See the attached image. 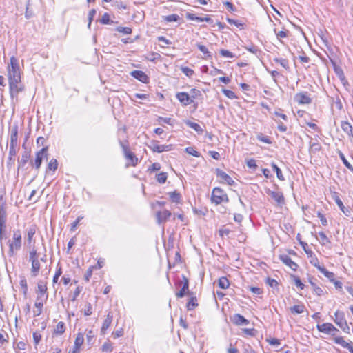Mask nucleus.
I'll return each mask as SVG.
<instances>
[{
	"label": "nucleus",
	"instance_id": "1",
	"mask_svg": "<svg viewBox=\"0 0 353 353\" xmlns=\"http://www.w3.org/2000/svg\"><path fill=\"white\" fill-rule=\"evenodd\" d=\"M8 244L9 246L8 254L10 257L14 256L22 245V236L20 230H16L13 232L12 240H9Z\"/></svg>",
	"mask_w": 353,
	"mask_h": 353
},
{
	"label": "nucleus",
	"instance_id": "2",
	"mask_svg": "<svg viewBox=\"0 0 353 353\" xmlns=\"http://www.w3.org/2000/svg\"><path fill=\"white\" fill-rule=\"evenodd\" d=\"M7 70L8 81H21V77L19 64L14 57L10 58Z\"/></svg>",
	"mask_w": 353,
	"mask_h": 353
},
{
	"label": "nucleus",
	"instance_id": "3",
	"mask_svg": "<svg viewBox=\"0 0 353 353\" xmlns=\"http://www.w3.org/2000/svg\"><path fill=\"white\" fill-rule=\"evenodd\" d=\"M211 200L216 205L223 202L227 203L229 201L227 194L221 188L217 187L212 190Z\"/></svg>",
	"mask_w": 353,
	"mask_h": 353
},
{
	"label": "nucleus",
	"instance_id": "4",
	"mask_svg": "<svg viewBox=\"0 0 353 353\" xmlns=\"http://www.w3.org/2000/svg\"><path fill=\"white\" fill-rule=\"evenodd\" d=\"M10 94L12 99H17L18 94L24 90L21 81H8Z\"/></svg>",
	"mask_w": 353,
	"mask_h": 353
},
{
	"label": "nucleus",
	"instance_id": "5",
	"mask_svg": "<svg viewBox=\"0 0 353 353\" xmlns=\"http://www.w3.org/2000/svg\"><path fill=\"white\" fill-rule=\"evenodd\" d=\"M119 145L123 149L125 157L131 161L132 166H135L138 163V158L129 150L128 145L124 142L119 141Z\"/></svg>",
	"mask_w": 353,
	"mask_h": 353
},
{
	"label": "nucleus",
	"instance_id": "6",
	"mask_svg": "<svg viewBox=\"0 0 353 353\" xmlns=\"http://www.w3.org/2000/svg\"><path fill=\"white\" fill-rule=\"evenodd\" d=\"M334 322L335 323L339 326L341 329L345 330L346 328H348V325L345 319V314L343 312L337 310L334 313Z\"/></svg>",
	"mask_w": 353,
	"mask_h": 353
},
{
	"label": "nucleus",
	"instance_id": "7",
	"mask_svg": "<svg viewBox=\"0 0 353 353\" xmlns=\"http://www.w3.org/2000/svg\"><path fill=\"white\" fill-rule=\"evenodd\" d=\"M47 151L48 148L44 147L37 152L34 162L32 163L37 170L40 168L43 159L47 157Z\"/></svg>",
	"mask_w": 353,
	"mask_h": 353
},
{
	"label": "nucleus",
	"instance_id": "8",
	"mask_svg": "<svg viewBox=\"0 0 353 353\" xmlns=\"http://www.w3.org/2000/svg\"><path fill=\"white\" fill-rule=\"evenodd\" d=\"M37 292L39 294L37 296V301L42 300L44 298L45 300L48 299L47 292V285L46 283L43 281H39L37 283Z\"/></svg>",
	"mask_w": 353,
	"mask_h": 353
},
{
	"label": "nucleus",
	"instance_id": "9",
	"mask_svg": "<svg viewBox=\"0 0 353 353\" xmlns=\"http://www.w3.org/2000/svg\"><path fill=\"white\" fill-rule=\"evenodd\" d=\"M149 148L155 152L161 153L164 151H170L171 150V145H159L157 141H153L151 142Z\"/></svg>",
	"mask_w": 353,
	"mask_h": 353
},
{
	"label": "nucleus",
	"instance_id": "10",
	"mask_svg": "<svg viewBox=\"0 0 353 353\" xmlns=\"http://www.w3.org/2000/svg\"><path fill=\"white\" fill-rule=\"evenodd\" d=\"M215 172L216 176L220 179L221 183H225L230 185H232L234 183L232 179L223 170L217 168Z\"/></svg>",
	"mask_w": 353,
	"mask_h": 353
},
{
	"label": "nucleus",
	"instance_id": "11",
	"mask_svg": "<svg viewBox=\"0 0 353 353\" xmlns=\"http://www.w3.org/2000/svg\"><path fill=\"white\" fill-rule=\"evenodd\" d=\"M2 199H3V196H0V227L1 228L3 227H6V219H7L6 203L1 202Z\"/></svg>",
	"mask_w": 353,
	"mask_h": 353
},
{
	"label": "nucleus",
	"instance_id": "12",
	"mask_svg": "<svg viewBox=\"0 0 353 353\" xmlns=\"http://www.w3.org/2000/svg\"><path fill=\"white\" fill-rule=\"evenodd\" d=\"M295 101L299 104H310L312 100L307 92H299L294 96Z\"/></svg>",
	"mask_w": 353,
	"mask_h": 353
},
{
	"label": "nucleus",
	"instance_id": "13",
	"mask_svg": "<svg viewBox=\"0 0 353 353\" xmlns=\"http://www.w3.org/2000/svg\"><path fill=\"white\" fill-rule=\"evenodd\" d=\"M176 97L184 105H188L194 101L190 94L184 92H178L176 94Z\"/></svg>",
	"mask_w": 353,
	"mask_h": 353
},
{
	"label": "nucleus",
	"instance_id": "14",
	"mask_svg": "<svg viewBox=\"0 0 353 353\" xmlns=\"http://www.w3.org/2000/svg\"><path fill=\"white\" fill-rule=\"evenodd\" d=\"M130 75L142 83H147L148 82V77L141 70H133L130 72Z\"/></svg>",
	"mask_w": 353,
	"mask_h": 353
},
{
	"label": "nucleus",
	"instance_id": "15",
	"mask_svg": "<svg viewBox=\"0 0 353 353\" xmlns=\"http://www.w3.org/2000/svg\"><path fill=\"white\" fill-rule=\"evenodd\" d=\"M318 330L321 332L330 334L333 331H338V330L330 323H325L321 325H317Z\"/></svg>",
	"mask_w": 353,
	"mask_h": 353
},
{
	"label": "nucleus",
	"instance_id": "16",
	"mask_svg": "<svg viewBox=\"0 0 353 353\" xmlns=\"http://www.w3.org/2000/svg\"><path fill=\"white\" fill-rule=\"evenodd\" d=\"M172 214L169 210H165L161 212H157V219L159 224H161L163 222L166 221L170 216Z\"/></svg>",
	"mask_w": 353,
	"mask_h": 353
},
{
	"label": "nucleus",
	"instance_id": "17",
	"mask_svg": "<svg viewBox=\"0 0 353 353\" xmlns=\"http://www.w3.org/2000/svg\"><path fill=\"white\" fill-rule=\"evenodd\" d=\"M232 322L236 325H247L249 321L239 314H235L232 319Z\"/></svg>",
	"mask_w": 353,
	"mask_h": 353
},
{
	"label": "nucleus",
	"instance_id": "18",
	"mask_svg": "<svg viewBox=\"0 0 353 353\" xmlns=\"http://www.w3.org/2000/svg\"><path fill=\"white\" fill-rule=\"evenodd\" d=\"M10 145H18V125H14L11 128Z\"/></svg>",
	"mask_w": 353,
	"mask_h": 353
},
{
	"label": "nucleus",
	"instance_id": "19",
	"mask_svg": "<svg viewBox=\"0 0 353 353\" xmlns=\"http://www.w3.org/2000/svg\"><path fill=\"white\" fill-rule=\"evenodd\" d=\"M268 194L274 199L278 204L284 203V197L281 192L275 191H269Z\"/></svg>",
	"mask_w": 353,
	"mask_h": 353
},
{
	"label": "nucleus",
	"instance_id": "20",
	"mask_svg": "<svg viewBox=\"0 0 353 353\" xmlns=\"http://www.w3.org/2000/svg\"><path fill=\"white\" fill-rule=\"evenodd\" d=\"M280 258L283 263L289 266L291 269L294 270H296L298 265L294 263L289 256L281 255Z\"/></svg>",
	"mask_w": 353,
	"mask_h": 353
},
{
	"label": "nucleus",
	"instance_id": "21",
	"mask_svg": "<svg viewBox=\"0 0 353 353\" xmlns=\"http://www.w3.org/2000/svg\"><path fill=\"white\" fill-rule=\"evenodd\" d=\"M188 288H189V282L188 279L185 276H183V287L181 288V290L176 293V296L179 298H182L185 296L186 293L188 292Z\"/></svg>",
	"mask_w": 353,
	"mask_h": 353
},
{
	"label": "nucleus",
	"instance_id": "22",
	"mask_svg": "<svg viewBox=\"0 0 353 353\" xmlns=\"http://www.w3.org/2000/svg\"><path fill=\"white\" fill-rule=\"evenodd\" d=\"M341 128L345 132L347 136L352 139H353V132H352V126L347 121H342L341 122Z\"/></svg>",
	"mask_w": 353,
	"mask_h": 353
},
{
	"label": "nucleus",
	"instance_id": "23",
	"mask_svg": "<svg viewBox=\"0 0 353 353\" xmlns=\"http://www.w3.org/2000/svg\"><path fill=\"white\" fill-rule=\"evenodd\" d=\"M39 254L34 246L30 248L29 250V261L32 263L39 261Z\"/></svg>",
	"mask_w": 353,
	"mask_h": 353
},
{
	"label": "nucleus",
	"instance_id": "24",
	"mask_svg": "<svg viewBox=\"0 0 353 353\" xmlns=\"http://www.w3.org/2000/svg\"><path fill=\"white\" fill-rule=\"evenodd\" d=\"M314 266H316L319 271L323 274V275L329 279L330 281H334V274L333 272H329L324 267H322L321 265H317L316 264H314Z\"/></svg>",
	"mask_w": 353,
	"mask_h": 353
},
{
	"label": "nucleus",
	"instance_id": "25",
	"mask_svg": "<svg viewBox=\"0 0 353 353\" xmlns=\"http://www.w3.org/2000/svg\"><path fill=\"white\" fill-rule=\"evenodd\" d=\"M112 321V316L109 313L105 319L104 320L102 327H101V332L104 334L105 332L109 328Z\"/></svg>",
	"mask_w": 353,
	"mask_h": 353
},
{
	"label": "nucleus",
	"instance_id": "26",
	"mask_svg": "<svg viewBox=\"0 0 353 353\" xmlns=\"http://www.w3.org/2000/svg\"><path fill=\"white\" fill-rule=\"evenodd\" d=\"M84 341L83 335L81 333L78 334L77 336L76 337L75 341H74V347L75 351H73V353H77L80 347L83 344Z\"/></svg>",
	"mask_w": 353,
	"mask_h": 353
},
{
	"label": "nucleus",
	"instance_id": "27",
	"mask_svg": "<svg viewBox=\"0 0 353 353\" xmlns=\"http://www.w3.org/2000/svg\"><path fill=\"white\" fill-rule=\"evenodd\" d=\"M46 301V300H45L44 298H43L42 300H39V301H37V299L36 300L34 306L36 307L37 310L34 312L35 316H38L41 314L42 308L43 307V301Z\"/></svg>",
	"mask_w": 353,
	"mask_h": 353
},
{
	"label": "nucleus",
	"instance_id": "28",
	"mask_svg": "<svg viewBox=\"0 0 353 353\" xmlns=\"http://www.w3.org/2000/svg\"><path fill=\"white\" fill-rule=\"evenodd\" d=\"M41 268L39 260L31 263V273L32 276H37Z\"/></svg>",
	"mask_w": 353,
	"mask_h": 353
},
{
	"label": "nucleus",
	"instance_id": "29",
	"mask_svg": "<svg viewBox=\"0 0 353 353\" xmlns=\"http://www.w3.org/2000/svg\"><path fill=\"white\" fill-rule=\"evenodd\" d=\"M305 306L303 304L294 305L290 307V312L292 314H302L304 312Z\"/></svg>",
	"mask_w": 353,
	"mask_h": 353
},
{
	"label": "nucleus",
	"instance_id": "30",
	"mask_svg": "<svg viewBox=\"0 0 353 353\" xmlns=\"http://www.w3.org/2000/svg\"><path fill=\"white\" fill-rule=\"evenodd\" d=\"M196 46L199 48V50L203 52L205 59L212 57L210 52L208 51V48L205 46L202 45L201 43H197Z\"/></svg>",
	"mask_w": 353,
	"mask_h": 353
},
{
	"label": "nucleus",
	"instance_id": "31",
	"mask_svg": "<svg viewBox=\"0 0 353 353\" xmlns=\"http://www.w3.org/2000/svg\"><path fill=\"white\" fill-rule=\"evenodd\" d=\"M185 123L188 126H189L190 128L194 130L196 132L199 133H201L203 132V129L201 127V125L196 123L192 122L190 121H187Z\"/></svg>",
	"mask_w": 353,
	"mask_h": 353
},
{
	"label": "nucleus",
	"instance_id": "32",
	"mask_svg": "<svg viewBox=\"0 0 353 353\" xmlns=\"http://www.w3.org/2000/svg\"><path fill=\"white\" fill-rule=\"evenodd\" d=\"M218 284L219 288L221 289H227L230 286V282L228 279L225 276H222L219 279Z\"/></svg>",
	"mask_w": 353,
	"mask_h": 353
},
{
	"label": "nucleus",
	"instance_id": "33",
	"mask_svg": "<svg viewBox=\"0 0 353 353\" xmlns=\"http://www.w3.org/2000/svg\"><path fill=\"white\" fill-rule=\"evenodd\" d=\"M65 323L62 321H60L57 323L54 332L55 334L61 335L65 332Z\"/></svg>",
	"mask_w": 353,
	"mask_h": 353
},
{
	"label": "nucleus",
	"instance_id": "34",
	"mask_svg": "<svg viewBox=\"0 0 353 353\" xmlns=\"http://www.w3.org/2000/svg\"><path fill=\"white\" fill-rule=\"evenodd\" d=\"M197 299L196 297H191L187 303V308L188 310H194L197 305Z\"/></svg>",
	"mask_w": 353,
	"mask_h": 353
},
{
	"label": "nucleus",
	"instance_id": "35",
	"mask_svg": "<svg viewBox=\"0 0 353 353\" xmlns=\"http://www.w3.org/2000/svg\"><path fill=\"white\" fill-rule=\"evenodd\" d=\"M272 167L273 170L276 173L277 178L281 181H284L285 178L282 174L281 169L274 163H272Z\"/></svg>",
	"mask_w": 353,
	"mask_h": 353
},
{
	"label": "nucleus",
	"instance_id": "36",
	"mask_svg": "<svg viewBox=\"0 0 353 353\" xmlns=\"http://www.w3.org/2000/svg\"><path fill=\"white\" fill-rule=\"evenodd\" d=\"M319 236L320 238L319 241L321 245H325L327 243H330L329 239L323 232H319Z\"/></svg>",
	"mask_w": 353,
	"mask_h": 353
},
{
	"label": "nucleus",
	"instance_id": "37",
	"mask_svg": "<svg viewBox=\"0 0 353 353\" xmlns=\"http://www.w3.org/2000/svg\"><path fill=\"white\" fill-rule=\"evenodd\" d=\"M169 195H170V198L172 202H174L176 203L180 202L181 195L179 193L174 191V192H170Z\"/></svg>",
	"mask_w": 353,
	"mask_h": 353
},
{
	"label": "nucleus",
	"instance_id": "38",
	"mask_svg": "<svg viewBox=\"0 0 353 353\" xmlns=\"http://www.w3.org/2000/svg\"><path fill=\"white\" fill-rule=\"evenodd\" d=\"M334 341L335 343L341 345L344 348H346L349 345V343L346 342L341 336L335 337Z\"/></svg>",
	"mask_w": 353,
	"mask_h": 353
},
{
	"label": "nucleus",
	"instance_id": "39",
	"mask_svg": "<svg viewBox=\"0 0 353 353\" xmlns=\"http://www.w3.org/2000/svg\"><path fill=\"white\" fill-rule=\"evenodd\" d=\"M36 229L34 226H31L28 228L27 235H28V241L30 243L32 241V238L35 234Z\"/></svg>",
	"mask_w": 353,
	"mask_h": 353
},
{
	"label": "nucleus",
	"instance_id": "40",
	"mask_svg": "<svg viewBox=\"0 0 353 353\" xmlns=\"http://www.w3.org/2000/svg\"><path fill=\"white\" fill-rule=\"evenodd\" d=\"M116 31L123 34H130L132 33V29L130 27L118 26L116 28Z\"/></svg>",
	"mask_w": 353,
	"mask_h": 353
},
{
	"label": "nucleus",
	"instance_id": "41",
	"mask_svg": "<svg viewBox=\"0 0 353 353\" xmlns=\"http://www.w3.org/2000/svg\"><path fill=\"white\" fill-rule=\"evenodd\" d=\"M335 72L343 85H345L347 81L345 79L343 70L341 68H335Z\"/></svg>",
	"mask_w": 353,
	"mask_h": 353
},
{
	"label": "nucleus",
	"instance_id": "42",
	"mask_svg": "<svg viewBox=\"0 0 353 353\" xmlns=\"http://www.w3.org/2000/svg\"><path fill=\"white\" fill-rule=\"evenodd\" d=\"M274 61L276 63H279L285 69H288L289 68L288 61L287 59H280V58H275V59H274Z\"/></svg>",
	"mask_w": 353,
	"mask_h": 353
},
{
	"label": "nucleus",
	"instance_id": "43",
	"mask_svg": "<svg viewBox=\"0 0 353 353\" xmlns=\"http://www.w3.org/2000/svg\"><path fill=\"white\" fill-rule=\"evenodd\" d=\"M339 157H340V159L342 160L343 164L345 165V167L347 168L350 171H352L353 172V167L349 163V161L345 159L344 154L342 152H340Z\"/></svg>",
	"mask_w": 353,
	"mask_h": 353
},
{
	"label": "nucleus",
	"instance_id": "44",
	"mask_svg": "<svg viewBox=\"0 0 353 353\" xmlns=\"http://www.w3.org/2000/svg\"><path fill=\"white\" fill-rule=\"evenodd\" d=\"M17 150H18V145H10L9 156H10V159H12L14 157L16 156V154L17 153Z\"/></svg>",
	"mask_w": 353,
	"mask_h": 353
},
{
	"label": "nucleus",
	"instance_id": "45",
	"mask_svg": "<svg viewBox=\"0 0 353 353\" xmlns=\"http://www.w3.org/2000/svg\"><path fill=\"white\" fill-rule=\"evenodd\" d=\"M58 168V163L57 161L55 159H52L50 161L48 165V169L55 171Z\"/></svg>",
	"mask_w": 353,
	"mask_h": 353
},
{
	"label": "nucleus",
	"instance_id": "46",
	"mask_svg": "<svg viewBox=\"0 0 353 353\" xmlns=\"http://www.w3.org/2000/svg\"><path fill=\"white\" fill-rule=\"evenodd\" d=\"M166 180H167V173L161 172L157 175V181L159 183L163 184V183H165Z\"/></svg>",
	"mask_w": 353,
	"mask_h": 353
},
{
	"label": "nucleus",
	"instance_id": "47",
	"mask_svg": "<svg viewBox=\"0 0 353 353\" xmlns=\"http://www.w3.org/2000/svg\"><path fill=\"white\" fill-rule=\"evenodd\" d=\"M180 17L176 14H172L165 17V21L168 22L178 21Z\"/></svg>",
	"mask_w": 353,
	"mask_h": 353
},
{
	"label": "nucleus",
	"instance_id": "48",
	"mask_svg": "<svg viewBox=\"0 0 353 353\" xmlns=\"http://www.w3.org/2000/svg\"><path fill=\"white\" fill-rule=\"evenodd\" d=\"M257 139L259 140L261 142H263L267 144L272 143V141L269 137L265 136L263 134L260 133L257 135Z\"/></svg>",
	"mask_w": 353,
	"mask_h": 353
},
{
	"label": "nucleus",
	"instance_id": "49",
	"mask_svg": "<svg viewBox=\"0 0 353 353\" xmlns=\"http://www.w3.org/2000/svg\"><path fill=\"white\" fill-rule=\"evenodd\" d=\"M185 152L190 154V155H192L194 157H199L201 156V154L196 151L194 148L192 147H188L185 148Z\"/></svg>",
	"mask_w": 353,
	"mask_h": 353
},
{
	"label": "nucleus",
	"instance_id": "50",
	"mask_svg": "<svg viewBox=\"0 0 353 353\" xmlns=\"http://www.w3.org/2000/svg\"><path fill=\"white\" fill-rule=\"evenodd\" d=\"M181 70L188 77H192L194 73V70L188 67H181Z\"/></svg>",
	"mask_w": 353,
	"mask_h": 353
},
{
	"label": "nucleus",
	"instance_id": "51",
	"mask_svg": "<svg viewBox=\"0 0 353 353\" xmlns=\"http://www.w3.org/2000/svg\"><path fill=\"white\" fill-rule=\"evenodd\" d=\"M186 18L189 20L196 21L198 22H202V17H197L194 14L188 12L186 14Z\"/></svg>",
	"mask_w": 353,
	"mask_h": 353
},
{
	"label": "nucleus",
	"instance_id": "52",
	"mask_svg": "<svg viewBox=\"0 0 353 353\" xmlns=\"http://www.w3.org/2000/svg\"><path fill=\"white\" fill-rule=\"evenodd\" d=\"M219 52H220V54L223 57H227V58L234 57V54L228 50L221 49Z\"/></svg>",
	"mask_w": 353,
	"mask_h": 353
},
{
	"label": "nucleus",
	"instance_id": "53",
	"mask_svg": "<svg viewBox=\"0 0 353 353\" xmlns=\"http://www.w3.org/2000/svg\"><path fill=\"white\" fill-rule=\"evenodd\" d=\"M19 284H20L21 288H22L23 294L26 295L28 292V285H27V281H26V279L23 278V279H21Z\"/></svg>",
	"mask_w": 353,
	"mask_h": 353
},
{
	"label": "nucleus",
	"instance_id": "54",
	"mask_svg": "<svg viewBox=\"0 0 353 353\" xmlns=\"http://www.w3.org/2000/svg\"><path fill=\"white\" fill-rule=\"evenodd\" d=\"M266 341L270 345L275 347H278L281 344L280 340L276 338L267 339Z\"/></svg>",
	"mask_w": 353,
	"mask_h": 353
},
{
	"label": "nucleus",
	"instance_id": "55",
	"mask_svg": "<svg viewBox=\"0 0 353 353\" xmlns=\"http://www.w3.org/2000/svg\"><path fill=\"white\" fill-rule=\"evenodd\" d=\"M223 93L227 97H228L229 99H235L236 98V94L235 93L232 91V90H226V89H223L222 90Z\"/></svg>",
	"mask_w": 353,
	"mask_h": 353
},
{
	"label": "nucleus",
	"instance_id": "56",
	"mask_svg": "<svg viewBox=\"0 0 353 353\" xmlns=\"http://www.w3.org/2000/svg\"><path fill=\"white\" fill-rule=\"evenodd\" d=\"M93 268L94 267L93 266H90L88 270L86 271L85 275H84V279L88 282L89 281L90 277L92 276V272H93Z\"/></svg>",
	"mask_w": 353,
	"mask_h": 353
},
{
	"label": "nucleus",
	"instance_id": "57",
	"mask_svg": "<svg viewBox=\"0 0 353 353\" xmlns=\"http://www.w3.org/2000/svg\"><path fill=\"white\" fill-rule=\"evenodd\" d=\"M230 230L228 228H222L219 231V235L222 238H223L225 236H228V234H230Z\"/></svg>",
	"mask_w": 353,
	"mask_h": 353
},
{
	"label": "nucleus",
	"instance_id": "58",
	"mask_svg": "<svg viewBox=\"0 0 353 353\" xmlns=\"http://www.w3.org/2000/svg\"><path fill=\"white\" fill-rule=\"evenodd\" d=\"M102 350L106 352H110L112 351V347L110 343L105 342L102 345Z\"/></svg>",
	"mask_w": 353,
	"mask_h": 353
},
{
	"label": "nucleus",
	"instance_id": "59",
	"mask_svg": "<svg viewBox=\"0 0 353 353\" xmlns=\"http://www.w3.org/2000/svg\"><path fill=\"white\" fill-rule=\"evenodd\" d=\"M83 219V216H79L72 224L70 228V231L74 232L78 224L79 223L80 221Z\"/></svg>",
	"mask_w": 353,
	"mask_h": 353
},
{
	"label": "nucleus",
	"instance_id": "60",
	"mask_svg": "<svg viewBox=\"0 0 353 353\" xmlns=\"http://www.w3.org/2000/svg\"><path fill=\"white\" fill-rule=\"evenodd\" d=\"M317 216L320 219V221L321 222V224L323 226H326L327 225V221L325 216L320 212H317Z\"/></svg>",
	"mask_w": 353,
	"mask_h": 353
},
{
	"label": "nucleus",
	"instance_id": "61",
	"mask_svg": "<svg viewBox=\"0 0 353 353\" xmlns=\"http://www.w3.org/2000/svg\"><path fill=\"white\" fill-rule=\"evenodd\" d=\"M61 274H62L61 268L59 267V268H57V270L56 271V273H55V274H54V276L53 277L52 281H53L54 283H57L58 279H59V276H61Z\"/></svg>",
	"mask_w": 353,
	"mask_h": 353
},
{
	"label": "nucleus",
	"instance_id": "62",
	"mask_svg": "<svg viewBox=\"0 0 353 353\" xmlns=\"http://www.w3.org/2000/svg\"><path fill=\"white\" fill-rule=\"evenodd\" d=\"M101 23L103 24H108L110 23V15L104 13L101 19Z\"/></svg>",
	"mask_w": 353,
	"mask_h": 353
},
{
	"label": "nucleus",
	"instance_id": "63",
	"mask_svg": "<svg viewBox=\"0 0 353 353\" xmlns=\"http://www.w3.org/2000/svg\"><path fill=\"white\" fill-rule=\"evenodd\" d=\"M41 339V335L39 333H38V332L33 333V340H34V344L36 345L39 344Z\"/></svg>",
	"mask_w": 353,
	"mask_h": 353
},
{
	"label": "nucleus",
	"instance_id": "64",
	"mask_svg": "<svg viewBox=\"0 0 353 353\" xmlns=\"http://www.w3.org/2000/svg\"><path fill=\"white\" fill-rule=\"evenodd\" d=\"M266 283L268 284L272 288H274L278 285V283L276 280L270 278L267 279Z\"/></svg>",
	"mask_w": 353,
	"mask_h": 353
}]
</instances>
